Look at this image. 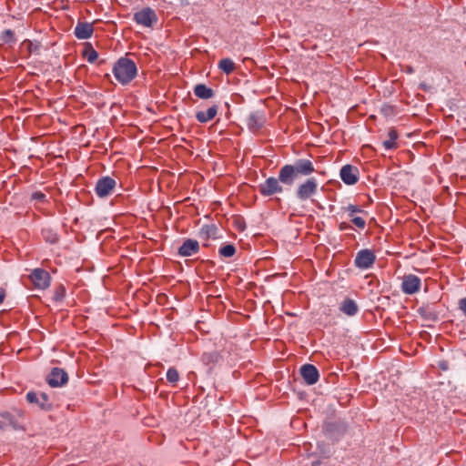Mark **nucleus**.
<instances>
[{"mask_svg":"<svg viewBox=\"0 0 466 466\" xmlns=\"http://www.w3.org/2000/svg\"><path fill=\"white\" fill-rule=\"evenodd\" d=\"M26 400L31 404H35L43 411H51L54 409L53 402L46 392L39 395L35 391H28L25 395Z\"/></svg>","mask_w":466,"mask_h":466,"instance_id":"nucleus-5","label":"nucleus"},{"mask_svg":"<svg viewBox=\"0 0 466 466\" xmlns=\"http://www.w3.org/2000/svg\"><path fill=\"white\" fill-rule=\"evenodd\" d=\"M200 249L199 243L196 239L187 238L178 248L177 254L181 257H190L197 254Z\"/></svg>","mask_w":466,"mask_h":466,"instance_id":"nucleus-16","label":"nucleus"},{"mask_svg":"<svg viewBox=\"0 0 466 466\" xmlns=\"http://www.w3.org/2000/svg\"><path fill=\"white\" fill-rule=\"evenodd\" d=\"M388 136H389V139L382 142L383 147L386 149L397 148V147H398L397 139L399 137L398 131L392 127L390 129Z\"/></svg>","mask_w":466,"mask_h":466,"instance_id":"nucleus-23","label":"nucleus"},{"mask_svg":"<svg viewBox=\"0 0 466 466\" xmlns=\"http://www.w3.org/2000/svg\"><path fill=\"white\" fill-rule=\"evenodd\" d=\"M42 237L46 242L49 244H56L59 240V236L57 233L53 231L50 228H46L42 230Z\"/></svg>","mask_w":466,"mask_h":466,"instance_id":"nucleus-29","label":"nucleus"},{"mask_svg":"<svg viewBox=\"0 0 466 466\" xmlns=\"http://www.w3.org/2000/svg\"><path fill=\"white\" fill-rule=\"evenodd\" d=\"M134 21L143 26L152 27L153 24L157 21V16L152 8L144 7L134 14Z\"/></svg>","mask_w":466,"mask_h":466,"instance_id":"nucleus-11","label":"nucleus"},{"mask_svg":"<svg viewBox=\"0 0 466 466\" xmlns=\"http://www.w3.org/2000/svg\"><path fill=\"white\" fill-rule=\"evenodd\" d=\"M66 289L64 284L60 283L55 287L52 299L55 302H62L66 298Z\"/></svg>","mask_w":466,"mask_h":466,"instance_id":"nucleus-27","label":"nucleus"},{"mask_svg":"<svg viewBox=\"0 0 466 466\" xmlns=\"http://www.w3.org/2000/svg\"><path fill=\"white\" fill-rule=\"evenodd\" d=\"M194 95L200 99H209L214 96L215 92L205 84H197L194 86Z\"/></svg>","mask_w":466,"mask_h":466,"instance_id":"nucleus-21","label":"nucleus"},{"mask_svg":"<svg viewBox=\"0 0 466 466\" xmlns=\"http://www.w3.org/2000/svg\"><path fill=\"white\" fill-rule=\"evenodd\" d=\"M459 309L461 310L464 316H466V297L460 299Z\"/></svg>","mask_w":466,"mask_h":466,"instance_id":"nucleus-39","label":"nucleus"},{"mask_svg":"<svg viewBox=\"0 0 466 466\" xmlns=\"http://www.w3.org/2000/svg\"><path fill=\"white\" fill-rule=\"evenodd\" d=\"M116 186L115 178L109 176L102 177L96 183L95 193L101 198H106L114 192Z\"/></svg>","mask_w":466,"mask_h":466,"instance_id":"nucleus-6","label":"nucleus"},{"mask_svg":"<svg viewBox=\"0 0 466 466\" xmlns=\"http://www.w3.org/2000/svg\"><path fill=\"white\" fill-rule=\"evenodd\" d=\"M106 59H100V60H98L97 65L102 66V65L106 64Z\"/></svg>","mask_w":466,"mask_h":466,"instance_id":"nucleus-42","label":"nucleus"},{"mask_svg":"<svg viewBox=\"0 0 466 466\" xmlns=\"http://www.w3.org/2000/svg\"><path fill=\"white\" fill-rule=\"evenodd\" d=\"M236 253H237V248H236L235 245L231 244V243L225 244L222 247H220L218 249V255L222 258H229L234 257L236 255Z\"/></svg>","mask_w":466,"mask_h":466,"instance_id":"nucleus-25","label":"nucleus"},{"mask_svg":"<svg viewBox=\"0 0 466 466\" xmlns=\"http://www.w3.org/2000/svg\"><path fill=\"white\" fill-rule=\"evenodd\" d=\"M29 279L35 289H46L51 283V276L48 271L44 268H35L29 275Z\"/></svg>","mask_w":466,"mask_h":466,"instance_id":"nucleus-7","label":"nucleus"},{"mask_svg":"<svg viewBox=\"0 0 466 466\" xmlns=\"http://www.w3.org/2000/svg\"><path fill=\"white\" fill-rule=\"evenodd\" d=\"M31 200L35 201L37 203H46L47 202L46 196L45 193L41 191H35L31 194Z\"/></svg>","mask_w":466,"mask_h":466,"instance_id":"nucleus-35","label":"nucleus"},{"mask_svg":"<svg viewBox=\"0 0 466 466\" xmlns=\"http://www.w3.org/2000/svg\"><path fill=\"white\" fill-rule=\"evenodd\" d=\"M421 288V280L419 277L410 274V294L419 291Z\"/></svg>","mask_w":466,"mask_h":466,"instance_id":"nucleus-31","label":"nucleus"},{"mask_svg":"<svg viewBox=\"0 0 466 466\" xmlns=\"http://www.w3.org/2000/svg\"><path fill=\"white\" fill-rule=\"evenodd\" d=\"M401 279V289L405 294H408V276L404 275Z\"/></svg>","mask_w":466,"mask_h":466,"instance_id":"nucleus-38","label":"nucleus"},{"mask_svg":"<svg viewBox=\"0 0 466 466\" xmlns=\"http://www.w3.org/2000/svg\"><path fill=\"white\" fill-rule=\"evenodd\" d=\"M299 373L304 382L308 385H314L319 381V372L313 364L307 363L302 365L299 369Z\"/></svg>","mask_w":466,"mask_h":466,"instance_id":"nucleus-14","label":"nucleus"},{"mask_svg":"<svg viewBox=\"0 0 466 466\" xmlns=\"http://www.w3.org/2000/svg\"><path fill=\"white\" fill-rule=\"evenodd\" d=\"M46 380L51 388L62 387L67 383L68 374L64 369L54 367L46 376Z\"/></svg>","mask_w":466,"mask_h":466,"instance_id":"nucleus-9","label":"nucleus"},{"mask_svg":"<svg viewBox=\"0 0 466 466\" xmlns=\"http://www.w3.org/2000/svg\"><path fill=\"white\" fill-rule=\"evenodd\" d=\"M375 260L376 256L372 250L361 249L357 253L354 263L357 268L366 269L370 268Z\"/></svg>","mask_w":466,"mask_h":466,"instance_id":"nucleus-12","label":"nucleus"},{"mask_svg":"<svg viewBox=\"0 0 466 466\" xmlns=\"http://www.w3.org/2000/svg\"><path fill=\"white\" fill-rule=\"evenodd\" d=\"M302 183L299 184L295 195L299 201H307L314 197L318 192V181L315 177L309 176L306 177Z\"/></svg>","mask_w":466,"mask_h":466,"instance_id":"nucleus-4","label":"nucleus"},{"mask_svg":"<svg viewBox=\"0 0 466 466\" xmlns=\"http://www.w3.org/2000/svg\"><path fill=\"white\" fill-rule=\"evenodd\" d=\"M232 223L234 228L239 232H243L247 228L245 218L240 215L234 216Z\"/></svg>","mask_w":466,"mask_h":466,"instance_id":"nucleus-32","label":"nucleus"},{"mask_svg":"<svg viewBox=\"0 0 466 466\" xmlns=\"http://www.w3.org/2000/svg\"><path fill=\"white\" fill-rule=\"evenodd\" d=\"M418 313L423 321L429 323L435 322L439 319L438 312L435 309L434 304H424L418 309Z\"/></svg>","mask_w":466,"mask_h":466,"instance_id":"nucleus-15","label":"nucleus"},{"mask_svg":"<svg viewBox=\"0 0 466 466\" xmlns=\"http://www.w3.org/2000/svg\"><path fill=\"white\" fill-rule=\"evenodd\" d=\"M218 110V106L217 105H213L206 111H198L196 113V118L199 123H207L217 116Z\"/></svg>","mask_w":466,"mask_h":466,"instance_id":"nucleus-20","label":"nucleus"},{"mask_svg":"<svg viewBox=\"0 0 466 466\" xmlns=\"http://www.w3.org/2000/svg\"><path fill=\"white\" fill-rule=\"evenodd\" d=\"M351 228H352L351 225L348 222L343 221L339 224V229L340 231H345V230L351 229Z\"/></svg>","mask_w":466,"mask_h":466,"instance_id":"nucleus-40","label":"nucleus"},{"mask_svg":"<svg viewBox=\"0 0 466 466\" xmlns=\"http://www.w3.org/2000/svg\"><path fill=\"white\" fill-rule=\"evenodd\" d=\"M218 228L216 224H205L198 230V238L202 241H209V239H217Z\"/></svg>","mask_w":466,"mask_h":466,"instance_id":"nucleus-18","label":"nucleus"},{"mask_svg":"<svg viewBox=\"0 0 466 466\" xmlns=\"http://www.w3.org/2000/svg\"><path fill=\"white\" fill-rule=\"evenodd\" d=\"M5 289L2 287H0V304H2L5 300Z\"/></svg>","mask_w":466,"mask_h":466,"instance_id":"nucleus-41","label":"nucleus"},{"mask_svg":"<svg viewBox=\"0 0 466 466\" xmlns=\"http://www.w3.org/2000/svg\"><path fill=\"white\" fill-rule=\"evenodd\" d=\"M316 171L313 162L309 158H298L285 164L279 171L278 177H269L258 186V192L265 198L283 192V186L291 187L302 177H308Z\"/></svg>","mask_w":466,"mask_h":466,"instance_id":"nucleus-1","label":"nucleus"},{"mask_svg":"<svg viewBox=\"0 0 466 466\" xmlns=\"http://www.w3.org/2000/svg\"><path fill=\"white\" fill-rule=\"evenodd\" d=\"M0 40L3 45H14L16 42L15 34L12 29H5L1 33Z\"/></svg>","mask_w":466,"mask_h":466,"instance_id":"nucleus-26","label":"nucleus"},{"mask_svg":"<svg viewBox=\"0 0 466 466\" xmlns=\"http://www.w3.org/2000/svg\"><path fill=\"white\" fill-rule=\"evenodd\" d=\"M210 246V244L208 243V241H203V247L205 248H208Z\"/></svg>","mask_w":466,"mask_h":466,"instance_id":"nucleus-43","label":"nucleus"},{"mask_svg":"<svg viewBox=\"0 0 466 466\" xmlns=\"http://www.w3.org/2000/svg\"><path fill=\"white\" fill-rule=\"evenodd\" d=\"M347 211H349V217H354L356 213L367 214L360 206L350 204L347 208H345Z\"/></svg>","mask_w":466,"mask_h":466,"instance_id":"nucleus-36","label":"nucleus"},{"mask_svg":"<svg viewBox=\"0 0 466 466\" xmlns=\"http://www.w3.org/2000/svg\"><path fill=\"white\" fill-rule=\"evenodd\" d=\"M322 429L325 434L333 435L339 431V425L337 422H325Z\"/></svg>","mask_w":466,"mask_h":466,"instance_id":"nucleus-33","label":"nucleus"},{"mask_svg":"<svg viewBox=\"0 0 466 466\" xmlns=\"http://www.w3.org/2000/svg\"><path fill=\"white\" fill-rule=\"evenodd\" d=\"M14 412H0V430L11 428L14 431H25L21 420L24 419L25 411L21 409H14Z\"/></svg>","mask_w":466,"mask_h":466,"instance_id":"nucleus-3","label":"nucleus"},{"mask_svg":"<svg viewBox=\"0 0 466 466\" xmlns=\"http://www.w3.org/2000/svg\"><path fill=\"white\" fill-rule=\"evenodd\" d=\"M105 77L109 78L110 75L108 73H106Z\"/></svg>","mask_w":466,"mask_h":466,"instance_id":"nucleus-44","label":"nucleus"},{"mask_svg":"<svg viewBox=\"0 0 466 466\" xmlns=\"http://www.w3.org/2000/svg\"><path fill=\"white\" fill-rule=\"evenodd\" d=\"M267 121L264 111L256 110L251 112L246 118V124L248 130L254 134L258 133L265 126Z\"/></svg>","mask_w":466,"mask_h":466,"instance_id":"nucleus-8","label":"nucleus"},{"mask_svg":"<svg viewBox=\"0 0 466 466\" xmlns=\"http://www.w3.org/2000/svg\"><path fill=\"white\" fill-rule=\"evenodd\" d=\"M339 310L343 314L352 317L358 313L359 306L354 299L347 297L341 301Z\"/></svg>","mask_w":466,"mask_h":466,"instance_id":"nucleus-19","label":"nucleus"},{"mask_svg":"<svg viewBox=\"0 0 466 466\" xmlns=\"http://www.w3.org/2000/svg\"><path fill=\"white\" fill-rule=\"evenodd\" d=\"M167 380L172 385L176 386L179 380V373L175 367H170L167 371Z\"/></svg>","mask_w":466,"mask_h":466,"instance_id":"nucleus-30","label":"nucleus"},{"mask_svg":"<svg viewBox=\"0 0 466 466\" xmlns=\"http://www.w3.org/2000/svg\"><path fill=\"white\" fill-rule=\"evenodd\" d=\"M22 44L26 46L28 56L33 53L39 54V51L42 47V45L39 41H31L29 39H25Z\"/></svg>","mask_w":466,"mask_h":466,"instance_id":"nucleus-28","label":"nucleus"},{"mask_svg":"<svg viewBox=\"0 0 466 466\" xmlns=\"http://www.w3.org/2000/svg\"><path fill=\"white\" fill-rule=\"evenodd\" d=\"M223 360L222 353L218 350L206 351L200 357L208 373H212L216 367Z\"/></svg>","mask_w":466,"mask_h":466,"instance_id":"nucleus-10","label":"nucleus"},{"mask_svg":"<svg viewBox=\"0 0 466 466\" xmlns=\"http://www.w3.org/2000/svg\"><path fill=\"white\" fill-rule=\"evenodd\" d=\"M112 72L116 79L125 86L129 84L137 76V67L132 59L122 56L114 64Z\"/></svg>","mask_w":466,"mask_h":466,"instance_id":"nucleus-2","label":"nucleus"},{"mask_svg":"<svg viewBox=\"0 0 466 466\" xmlns=\"http://www.w3.org/2000/svg\"><path fill=\"white\" fill-rule=\"evenodd\" d=\"M309 466H329L327 458L319 456H312Z\"/></svg>","mask_w":466,"mask_h":466,"instance_id":"nucleus-34","label":"nucleus"},{"mask_svg":"<svg viewBox=\"0 0 466 466\" xmlns=\"http://www.w3.org/2000/svg\"><path fill=\"white\" fill-rule=\"evenodd\" d=\"M359 168L350 164L344 165L339 172L341 180L348 186L355 185L359 181Z\"/></svg>","mask_w":466,"mask_h":466,"instance_id":"nucleus-13","label":"nucleus"},{"mask_svg":"<svg viewBox=\"0 0 466 466\" xmlns=\"http://www.w3.org/2000/svg\"><path fill=\"white\" fill-rule=\"evenodd\" d=\"M82 56L90 64L95 63L98 59V53L94 49L92 44L89 42L84 44Z\"/></svg>","mask_w":466,"mask_h":466,"instance_id":"nucleus-22","label":"nucleus"},{"mask_svg":"<svg viewBox=\"0 0 466 466\" xmlns=\"http://www.w3.org/2000/svg\"><path fill=\"white\" fill-rule=\"evenodd\" d=\"M218 67L226 75H230L235 71L236 65L230 58H223L218 62Z\"/></svg>","mask_w":466,"mask_h":466,"instance_id":"nucleus-24","label":"nucleus"},{"mask_svg":"<svg viewBox=\"0 0 466 466\" xmlns=\"http://www.w3.org/2000/svg\"><path fill=\"white\" fill-rule=\"evenodd\" d=\"M350 221L360 229H363L366 227V220L362 217H351Z\"/></svg>","mask_w":466,"mask_h":466,"instance_id":"nucleus-37","label":"nucleus"},{"mask_svg":"<svg viewBox=\"0 0 466 466\" xmlns=\"http://www.w3.org/2000/svg\"><path fill=\"white\" fill-rule=\"evenodd\" d=\"M93 24L88 22H78L74 30V34L77 39H88L93 35Z\"/></svg>","mask_w":466,"mask_h":466,"instance_id":"nucleus-17","label":"nucleus"}]
</instances>
